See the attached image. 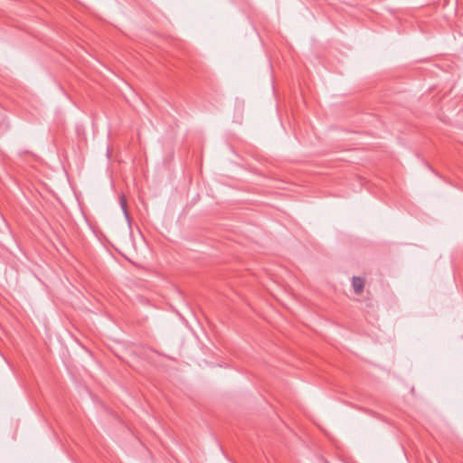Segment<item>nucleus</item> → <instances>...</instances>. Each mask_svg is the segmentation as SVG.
<instances>
[{
  "label": "nucleus",
  "mask_w": 463,
  "mask_h": 463,
  "mask_svg": "<svg viewBox=\"0 0 463 463\" xmlns=\"http://www.w3.org/2000/svg\"><path fill=\"white\" fill-rule=\"evenodd\" d=\"M364 285H365L364 279H363L361 277H357V276H354L352 278V287H353L354 292L356 295H360L363 293Z\"/></svg>",
  "instance_id": "1"
},
{
  "label": "nucleus",
  "mask_w": 463,
  "mask_h": 463,
  "mask_svg": "<svg viewBox=\"0 0 463 463\" xmlns=\"http://www.w3.org/2000/svg\"><path fill=\"white\" fill-rule=\"evenodd\" d=\"M120 203L124 213H127V202L124 196L120 198Z\"/></svg>",
  "instance_id": "2"
}]
</instances>
